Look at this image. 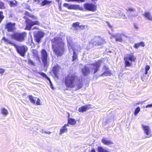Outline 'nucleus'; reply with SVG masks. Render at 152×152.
<instances>
[{
	"label": "nucleus",
	"instance_id": "4468645a",
	"mask_svg": "<svg viewBox=\"0 0 152 152\" xmlns=\"http://www.w3.org/2000/svg\"><path fill=\"white\" fill-rule=\"evenodd\" d=\"M34 34L35 40L38 43L40 42L41 38L44 36V34L42 31H38L37 33H35Z\"/></svg>",
	"mask_w": 152,
	"mask_h": 152
},
{
	"label": "nucleus",
	"instance_id": "79ce46f5",
	"mask_svg": "<svg viewBox=\"0 0 152 152\" xmlns=\"http://www.w3.org/2000/svg\"><path fill=\"white\" fill-rule=\"evenodd\" d=\"M53 73L55 75H56V72H57V67L55 66L54 67L53 69Z\"/></svg>",
	"mask_w": 152,
	"mask_h": 152
},
{
	"label": "nucleus",
	"instance_id": "f3484780",
	"mask_svg": "<svg viewBox=\"0 0 152 152\" xmlns=\"http://www.w3.org/2000/svg\"><path fill=\"white\" fill-rule=\"evenodd\" d=\"M102 143L106 145L111 146L113 143L112 141L110 140H108L107 138L104 137L101 140Z\"/></svg>",
	"mask_w": 152,
	"mask_h": 152
},
{
	"label": "nucleus",
	"instance_id": "412c9836",
	"mask_svg": "<svg viewBox=\"0 0 152 152\" xmlns=\"http://www.w3.org/2000/svg\"><path fill=\"white\" fill-rule=\"evenodd\" d=\"M69 114L68 116V124L72 125H75L76 123V121L75 119L71 118H69Z\"/></svg>",
	"mask_w": 152,
	"mask_h": 152
},
{
	"label": "nucleus",
	"instance_id": "a211bd4d",
	"mask_svg": "<svg viewBox=\"0 0 152 152\" xmlns=\"http://www.w3.org/2000/svg\"><path fill=\"white\" fill-rule=\"evenodd\" d=\"M15 25V24L14 23H8L6 25V28L8 31H12L14 29Z\"/></svg>",
	"mask_w": 152,
	"mask_h": 152
},
{
	"label": "nucleus",
	"instance_id": "4be33fe9",
	"mask_svg": "<svg viewBox=\"0 0 152 152\" xmlns=\"http://www.w3.org/2000/svg\"><path fill=\"white\" fill-rule=\"evenodd\" d=\"M67 129L65 126H62L60 129L59 134L61 135L64 132H67Z\"/></svg>",
	"mask_w": 152,
	"mask_h": 152
},
{
	"label": "nucleus",
	"instance_id": "ddd939ff",
	"mask_svg": "<svg viewBox=\"0 0 152 152\" xmlns=\"http://www.w3.org/2000/svg\"><path fill=\"white\" fill-rule=\"evenodd\" d=\"M124 37H127L126 36H125L123 34H117L115 35H111V39H112L113 38H115L116 41L121 42L122 41V38Z\"/></svg>",
	"mask_w": 152,
	"mask_h": 152
},
{
	"label": "nucleus",
	"instance_id": "bb28decb",
	"mask_svg": "<svg viewBox=\"0 0 152 152\" xmlns=\"http://www.w3.org/2000/svg\"><path fill=\"white\" fill-rule=\"evenodd\" d=\"M97 151L98 152H110L100 146L98 147Z\"/></svg>",
	"mask_w": 152,
	"mask_h": 152
},
{
	"label": "nucleus",
	"instance_id": "864d4df0",
	"mask_svg": "<svg viewBox=\"0 0 152 152\" xmlns=\"http://www.w3.org/2000/svg\"><path fill=\"white\" fill-rule=\"evenodd\" d=\"M25 15L29 16V15H31V14H30L28 12H26L25 13Z\"/></svg>",
	"mask_w": 152,
	"mask_h": 152
},
{
	"label": "nucleus",
	"instance_id": "f257e3e1",
	"mask_svg": "<svg viewBox=\"0 0 152 152\" xmlns=\"http://www.w3.org/2000/svg\"><path fill=\"white\" fill-rule=\"evenodd\" d=\"M65 82L66 86L70 88L75 87L79 89L83 86L81 78L74 74L68 75L65 80Z\"/></svg>",
	"mask_w": 152,
	"mask_h": 152
},
{
	"label": "nucleus",
	"instance_id": "2eb2a0df",
	"mask_svg": "<svg viewBox=\"0 0 152 152\" xmlns=\"http://www.w3.org/2000/svg\"><path fill=\"white\" fill-rule=\"evenodd\" d=\"M66 39L68 43V47L69 51H71V50L73 48H75L76 46L74 45H73L72 42V39L70 36H67Z\"/></svg>",
	"mask_w": 152,
	"mask_h": 152
},
{
	"label": "nucleus",
	"instance_id": "f704fd0d",
	"mask_svg": "<svg viewBox=\"0 0 152 152\" xmlns=\"http://www.w3.org/2000/svg\"><path fill=\"white\" fill-rule=\"evenodd\" d=\"M37 99L36 101V102H35V104L36 105H42V103L41 102L40 100V99L39 98H37Z\"/></svg>",
	"mask_w": 152,
	"mask_h": 152
},
{
	"label": "nucleus",
	"instance_id": "bf43d9fd",
	"mask_svg": "<svg viewBox=\"0 0 152 152\" xmlns=\"http://www.w3.org/2000/svg\"><path fill=\"white\" fill-rule=\"evenodd\" d=\"M68 1H75L76 0H67Z\"/></svg>",
	"mask_w": 152,
	"mask_h": 152
},
{
	"label": "nucleus",
	"instance_id": "a878e982",
	"mask_svg": "<svg viewBox=\"0 0 152 152\" xmlns=\"http://www.w3.org/2000/svg\"><path fill=\"white\" fill-rule=\"evenodd\" d=\"M106 71H105L103 74H102L101 76H110L111 74V72L109 71L108 69L106 68Z\"/></svg>",
	"mask_w": 152,
	"mask_h": 152
},
{
	"label": "nucleus",
	"instance_id": "8fccbe9b",
	"mask_svg": "<svg viewBox=\"0 0 152 152\" xmlns=\"http://www.w3.org/2000/svg\"><path fill=\"white\" fill-rule=\"evenodd\" d=\"M152 107V104H148L146 105L145 106V108H147L148 107Z\"/></svg>",
	"mask_w": 152,
	"mask_h": 152
},
{
	"label": "nucleus",
	"instance_id": "c85d7f7f",
	"mask_svg": "<svg viewBox=\"0 0 152 152\" xmlns=\"http://www.w3.org/2000/svg\"><path fill=\"white\" fill-rule=\"evenodd\" d=\"M9 3L10 4V6L11 7H14L16 6L17 2L15 0L9 1Z\"/></svg>",
	"mask_w": 152,
	"mask_h": 152
},
{
	"label": "nucleus",
	"instance_id": "49530a36",
	"mask_svg": "<svg viewBox=\"0 0 152 152\" xmlns=\"http://www.w3.org/2000/svg\"><path fill=\"white\" fill-rule=\"evenodd\" d=\"M140 46V45L139 44V43H137L135 44V45L134 46V47L136 48H137L138 47H139Z\"/></svg>",
	"mask_w": 152,
	"mask_h": 152
},
{
	"label": "nucleus",
	"instance_id": "603ef678",
	"mask_svg": "<svg viewBox=\"0 0 152 152\" xmlns=\"http://www.w3.org/2000/svg\"><path fill=\"white\" fill-rule=\"evenodd\" d=\"M44 132L46 134H50L51 133V132L48 131H45Z\"/></svg>",
	"mask_w": 152,
	"mask_h": 152
},
{
	"label": "nucleus",
	"instance_id": "4d7b16f0",
	"mask_svg": "<svg viewBox=\"0 0 152 152\" xmlns=\"http://www.w3.org/2000/svg\"><path fill=\"white\" fill-rule=\"evenodd\" d=\"M69 124H68V123L67 124H65L64 126H65V127H66V126H69Z\"/></svg>",
	"mask_w": 152,
	"mask_h": 152
},
{
	"label": "nucleus",
	"instance_id": "58836bf2",
	"mask_svg": "<svg viewBox=\"0 0 152 152\" xmlns=\"http://www.w3.org/2000/svg\"><path fill=\"white\" fill-rule=\"evenodd\" d=\"M32 52L33 54L35 56H36L37 54V51L35 49H32Z\"/></svg>",
	"mask_w": 152,
	"mask_h": 152
},
{
	"label": "nucleus",
	"instance_id": "a18cd8bd",
	"mask_svg": "<svg viewBox=\"0 0 152 152\" xmlns=\"http://www.w3.org/2000/svg\"><path fill=\"white\" fill-rule=\"evenodd\" d=\"M4 72V69H3L0 68V74H3Z\"/></svg>",
	"mask_w": 152,
	"mask_h": 152
},
{
	"label": "nucleus",
	"instance_id": "a19ab883",
	"mask_svg": "<svg viewBox=\"0 0 152 152\" xmlns=\"http://www.w3.org/2000/svg\"><path fill=\"white\" fill-rule=\"evenodd\" d=\"M29 17L31 18L33 20H37V18L36 17H35L34 15L31 14V15H29Z\"/></svg>",
	"mask_w": 152,
	"mask_h": 152
},
{
	"label": "nucleus",
	"instance_id": "13d9d810",
	"mask_svg": "<svg viewBox=\"0 0 152 152\" xmlns=\"http://www.w3.org/2000/svg\"><path fill=\"white\" fill-rule=\"evenodd\" d=\"M38 29V28L37 27V26H35L33 28H32V29Z\"/></svg>",
	"mask_w": 152,
	"mask_h": 152
},
{
	"label": "nucleus",
	"instance_id": "5701e85b",
	"mask_svg": "<svg viewBox=\"0 0 152 152\" xmlns=\"http://www.w3.org/2000/svg\"><path fill=\"white\" fill-rule=\"evenodd\" d=\"M28 97L31 103L34 104H35L37 97H34L31 95L29 96Z\"/></svg>",
	"mask_w": 152,
	"mask_h": 152
},
{
	"label": "nucleus",
	"instance_id": "4c0bfd02",
	"mask_svg": "<svg viewBox=\"0 0 152 152\" xmlns=\"http://www.w3.org/2000/svg\"><path fill=\"white\" fill-rule=\"evenodd\" d=\"M4 18V16L3 15V13L2 12L0 11V21H1Z\"/></svg>",
	"mask_w": 152,
	"mask_h": 152
},
{
	"label": "nucleus",
	"instance_id": "7ed1b4c3",
	"mask_svg": "<svg viewBox=\"0 0 152 152\" xmlns=\"http://www.w3.org/2000/svg\"><path fill=\"white\" fill-rule=\"evenodd\" d=\"M101 63V61L99 60L93 64L86 65L82 70L83 73L85 75H87L90 73V71L91 72L94 71V74L96 73L98 71Z\"/></svg>",
	"mask_w": 152,
	"mask_h": 152
},
{
	"label": "nucleus",
	"instance_id": "5fc2aeb1",
	"mask_svg": "<svg viewBox=\"0 0 152 152\" xmlns=\"http://www.w3.org/2000/svg\"><path fill=\"white\" fill-rule=\"evenodd\" d=\"M135 28L138 29L139 28V27L137 25H135L134 26Z\"/></svg>",
	"mask_w": 152,
	"mask_h": 152
},
{
	"label": "nucleus",
	"instance_id": "9b49d317",
	"mask_svg": "<svg viewBox=\"0 0 152 152\" xmlns=\"http://www.w3.org/2000/svg\"><path fill=\"white\" fill-rule=\"evenodd\" d=\"M81 48L80 47H78L77 46H75V48H73L71 50L70 52L72 51H73V55L72 56V61H74L77 59L78 56L77 53H78L80 51Z\"/></svg>",
	"mask_w": 152,
	"mask_h": 152
},
{
	"label": "nucleus",
	"instance_id": "72a5a7b5",
	"mask_svg": "<svg viewBox=\"0 0 152 152\" xmlns=\"http://www.w3.org/2000/svg\"><path fill=\"white\" fill-rule=\"evenodd\" d=\"M38 73L42 77L46 78L47 79L48 78L47 76L44 73L42 72H38Z\"/></svg>",
	"mask_w": 152,
	"mask_h": 152
},
{
	"label": "nucleus",
	"instance_id": "dca6fc26",
	"mask_svg": "<svg viewBox=\"0 0 152 152\" xmlns=\"http://www.w3.org/2000/svg\"><path fill=\"white\" fill-rule=\"evenodd\" d=\"M143 16L145 20L152 21V15L149 11L145 12L143 14Z\"/></svg>",
	"mask_w": 152,
	"mask_h": 152
},
{
	"label": "nucleus",
	"instance_id": "37998d69",
	"mask_svg": "<svg viewBox=\"0 0 152 152\" xmlns=\"http://www.w3.org/2000/svg\"><path fill=\"white\" fill-rule=\"evenodd\" d=\"M47 79L49 80V83H50V86L51 88L52 89H53V86L52 83V82H51L50 79L48 77V78Z\"/></svg>",
	"mask_w": 152,
	"mask_h": 152
},
{
	"label": "nucleus",
	"instance_id": "9d476101",
	"mask_svg": "<svg viewBox=\"0 0 152 152\" xmlns=\"http://www.w3.org/2000/svg\"><path fill=\"white\" fill-rule=\"evenodd\" d=\"M84 6L85 9L89 11L95 12L96 10V6L92 4L86 3L84 4Z\"/></svg>",
	"mask_w": 152,
	"mask_h": 152
},
{
	"label": "nucleus",
	"instance_id": "1a4fd4ad",
	"mask_svg": "<svg viewBox=\"0 0 152 152\" xmlns=\"http://www.w3.org/2000/svg\"><path fill=\"white\" fill-rule=\"evenodd\" d=\"M135 59L136 58L132 54L128 55L126 57L124 58L126 66H130L132 62L134 61Z\"/></svg>",
	"mask_w": 152,
	"mask_h": 152
},
{
	"label": "nucleus",
	"instance_id": "09e8293b",
	"mask_svg": "<svg viewBox=\"0 0 152 152\" xmlns=\"http://www.w3.org/2000/svg\"><path fill=\"white\" fill-rule=\"evenodd\" d=\"M69 4L67 3H65L63 4V6L64 7H67L68 8V7L69 6Z\"/></svg>",
	"mask_w": 152,
	"mask_h": 152
},
{
	"label": "nucleus",
	"instance_id": "aec40b11",
	"mask_svg": "<svg viewBox=\"0 0 152 152\" xmlns=\"http://www.w3.org/2000/svg\"><path fill=\"white\" fill-rule=\"evenodd\" d=\"M2 39L4 40L7 44H9L13 45L14 47L15 46L16 44L12 42L10 39L6 38L4 37H3Z\"/></svg>",
	"mask_w": 152,
	"mask_h": 152
},
{
	"label": "nucleus",
	"instance_id": "20e7f679",
	"mask_svg": "<svg viewBox=\"0 0 152 152\" xmlns=\"http://www.w3.org/2000/svg\"><path fill=\"white\" fill-rule=\"evenodd\" d=\"M105 43V41L99 37L92 39L89 42L90 47L91 48L95 45H100Z\"/></svg>",
	"mask_w": 152,
	"mask_h": 152
},
{
	"label": "nucleus",
	"instance_id": "b1692460",
	"mask_svg": "<svg viewBox=\"0 0 152 152\" xmlns=\"http://www.w3.org/2000/svg\"><path fill=\"white\" fill-rule=\"evenodd\" d=\"M88 107L87 106H82L79 108L78 111L80 112H83L86 111L88 109Z\"/></svg>",
	"mask_w": 152,
	"mask_h": 152
},
{
	"label": "nucleus",
	"instance_id": "6e6d98bb",
	"mask_svg": "<svg viewBox=\"0 0 152 152\" xmlns=\"http://www.w3.org/2000/svg\"><path fill=\"white\" fill-rule=\"evenodd\" d=\"M107 25L110 28H112V26H111L110 24V23H107Z\"/></svg>",
	"mask_w": 152,
	"mask_h": 152
},
{
	"label": "nucleus",
	"instance_id": "473e14b6",
	"mask_svg": "<svg viewBox=\"0 0 152 152\" xmlns=\"http://www.w3.org/2000/svg\"><path fill=\"white\" fill-rule=\"evenodd\" d=\"M140 108L139 107H137L135 110L134 112V114L135 116L137 115V114L140 112Z\"/></svg>",
	"mask_w": 152,
	"mask_h": 152
},
{
	"label": "nucleus",
	"instance_id": "0eeeda50",
	"mask_svg": "<svg viewBox=\"0 0 152 152\" xmlns=\"http://www.w3.org/2000/svg\"><path fill=\"white\" fill-rule=\"evenodd\" d=\"M14 47L16 48L18 53L22 56H24L25 53L28 50L26 46L23 45H18L16 44Z\"/></svg>",
	"mask_w": 152,
	"mask_h": 152
},
{
	"label": "nucleus",
	"instance_id": "3c124183",
	"mask_svg": "<svg viewBox=\"0 0 152 152\" xmlns=\"http://www.w3.org/2000/svg\"><path fill=\"white\" fill-rule=\"evenodd\" d=\"M85 1V0H76V1L83 2Z\"/></svg>",
	"mask_w": 152,
	"mask_h": 152
},
{
	"label": "nucleus",
	"instance_id": "e2e57ef3",
	"mask_svg": "<svg viewBox=\"0 0 152 152\" xmlns=\"http://www.w3.org/2000/svg\"><path fill=\"white\" fill-rule=\"evenodd\" d=\"M40 0H35V2H39Z\"/></svg>",
	"mask_w": 152,
	"mask_h": 152
},
{
	"label": "nucleus",
	"instance_id": "69168bd1",
	"mask_svg": "<svg viewBox=\"0 0 152 152\" xmlns=\"http://www.w3.org/2000/svg\"><path fill=\"white\" fill-rule=\"evenodd\" d=\"M109 33V34H110V35H111V34H110V33Z\"/></svg>",
	"mask_w": 152,
	"mask_h": 152
},
{
	"label": "nucleus",
	"instance_id": "c9c22d12",
	"mask_svg": "<svg viewBox=\"0 0 152 152\" xmlns=\"http://www.w3.org/2000/svg\"><path fill=\"white\" fill-rule=\"evenodd\" d=\"M5 8L4 4L2 2H0V9H3Z\"/></svg>",
	"mask_w": 152,
	"mask_h": 152
},
{
	"label": "nucleus",
	"instance_id": "7c9ffc66",
	"mask_svg": "<svg viewBox=\"0 0 152 152\" xmlns=\"http://www.w3.org/2000/svg\"><path fill=\"white\" fill-rule=\"evenodd\" d=\"M51 2V1H48L47 0H45L42 2L41 3V5L44 6L46 5L49 4Z\"/></svg>",
	"mask_w": 152,
	"mask_h": 152
},
{
	"label": "nucleus",
	"instance_id": "e433bc0d",
	"mask_svg": "<svg viewBox=\"0 0 152 152\" xmlns=\"http://www.w3.org/2000/svg\"><path fill=\"white\" fill-rule=\"evenodd\" d=\"M150 66L148 65H147L145 67V74L146 75L148 73V71L149 69Z\"/></svg>",
	"mask_w": 152,
	"mask_h": 152
},
{
	"label": "nucleus",
	"instance_id": "6e6552de",
	"mask_svg": "<svg viewBox=\"0 0 152 152\" xmlns=\"http://www.w3.org/2000/svg\"><path fill=\"white\" fill-rule=\"evenodd\" d=\"M26 26L25 29L28 30H31L32 26L34 25H39L40 24V23L38 21H33L28 19H26Z\"/></svg>",
	"mask_w": 152,
	"mask_h": 152
},
{
	"label": "nucleus",
	"instance_id": "0e129e2a",
	"mask_svg": "<svg viewBox=\"0 0 152 152\" xmlns=\"http://www.w3.org/2000/svg\"><path fill=\"white\" fill-rule=\"evenodd\" d=\"M58 2L59 0H56Z\"/></svg>",
	"mask_w": 152,
	"mask_h": 152
},
{
	"label": "nucleus",
	"instance_id": "680f3d73",
	"mask_svg": "<svg viewBox=\"0 0 152 152\" xmlns=\"http://www.w3.org/2000/svg\"><path fill=\"white\" fill-rule=\"evenodd\" d=\"M91 152H96V151L94 149H93L91 150Z\"/></svg>",
	"mask_w": 152,
	"mask_h": 152
},
{
	"label": "nucleus",
	"instance_id": "c03bdc74",
	"mask_svg": "<svg viewBox=\"0 0 152 152\" xmlns=\"http://www.w3.org/2000/svg\"><path fill=\"white\" fill-rule=\"evenodd\" d=\"M85 26H86L79 25L78 29H83L85 28Z\"/></svg>",
	"mask_w": 152,
	"mask_h": 152
},
{
	"label": "nucleus",
	"instance_id": "6ab92c4d",
	"mask_svg": "<svg viewBox=\"0 0 152 152\" xmlns=\"http://www.w3.org/2000/svg\"><path fill=\"white\" fill-rule=\"evenodd\" d=\"M68 9H73L75 10H82V8L80 7L79 5H69Z\"/></svg>",
	"mask_w": 152,
	"mask_h": 152
},
{
	"label": "nucleus",
	"instance_id": "f8f14e48",
	"mask_svg": "<svg viewBox=\"0 0 152 152\" xmlns=\"http://www.w3.org/2000/svg\"><path fill=\"white\" fill-rule=\"evenodd\" d=\"M142 127L144 133L146 135V137L149 138L152 136L151 134V130L148 126L142 125Z\"/></svg>",
	"mask_w": 152,
	"mask_h": 152
},
{
	"label": "nucleus",
	"instance_id": "2f4dec72",
	"mask_svg": "<svg viewBox=\"0 0 152 152\" xmlns=\"http://www.w3.org/2000/svg\"><path fill=\"white\" fill-rule=\"evenodd\" d=\"M112 17L115 18H117L119 17V13L117 11L113 13Z\"/></svg>",
	"mask_w": 152,
	"mask_h": 152
},
{
	"label": "nucleus",
	"instance_id": "cd10ccee",
	"mask_svg": "<svg viewBox=\"0 0 152 152\" xmlns=\"http://www.w3.org/2000/svg\"><path fill=\"white\" fill-rule=\"evenodd\" d=\"M127 11H129L130 12H133L134 13V16H137V13H136V11L135 9L133 8H129L127 9Z\"/></svg>",
	"mask_w": 152,
	"mask_h": 152
},
{
	"label": "nucleus",
	"instance_id": "ea45409f",
	"mask_svg": "<svg viewBox=\"0 0 152 152\" xmlns=\"http://www.w3.org/2000/svg\"><path fill=\"white\" fill-rule=\"evenodd\" d=\"M28 63L29 64L31 65H34V64L33 62L30 59L28 60Z\"/></svg>",
	"mask_w": 152,
	"mask_h": 152
},
{
	"label": "nucleus",
	"instance_id": "052dcab7",
	"mask_svg": "<svg viewBox=\"0 0 152 152\" xmlns=\"http://www.w3.org/2000/svg\"><path fill=\"white\" fill-rule=\"evenodd\" d=\"M40 132H41L42 133H44V132L43 130H41L40 131Z\"/></svg>",
	"mask_w": 152,
	"mask_h": 152
},
{
	"label": "nucleus",
	"instance_id": "39448f33",
	"mask_svg": "<svg viewBox=\"0 0 152 152\" xmlns=\"http://www.w3.org/2000/svg\"><path fill=\"white\" fill-rule=\"evenodd\" d=\"M41 57L44 66L47 67L49 64V58L48 53H47L45 50L43 49L41 51Z\"/></svg>",
	"mask_w": 152,
	"mask_h": 152
},
{
	"label": "nucleus",
	"instance_id": "393cba45",
	"mask_svg": "<svg viewBox=\"0 0 152 152\" xmlns=\"http://www.w3.org/2000/svg\"><path fill=\"white\" fill-rule=\"evenodd\" d=\"M1 114L4 116H7L8 114V111L6 109L4 108H2L1 110Z\"/></svg>",
	"mask_w": 152,
	"mask_h": 152
},
{
	"label": "nucleus",
	"instance_id": "423d86ee",
	"mask_svg": "<svg viewBox=\"0 0 152 152\" xmlns=\"http://www.w3.org/2000/svg\"><path fill=\"white\" fill-rule=\"evenodd\" d=\"M26 35V33L23 32L21 33H15L12 34L11 36L13 39L17 41H22L24 40V38Z\"/></svg>",
	"mask_w": 152,
	"mask_h": 152
},
{
	"label": "nucleus",
	"instance_id": "c756f323",
	"mask_svg": "<svg viewBox=\"0 0 152 152\" xmlns=\"http://www.w3.org/2000/svg\"><path fill=\"white\" fill-rule=\"evenodd\" d=\"M79 23L78 22L74 23L72 25V27H74L76 30H77L79 27Z\"/></svg>",
	"mask_w": 152,
	"mask_h": 152
},
{
	"label": "nucleus",
	"instance_id": "f03ea898",
	"mask_svg": "<svg viewBox=\"0 0 152 152\" xmlns=\"http://www.w3.org/2000/svg\"><path fill=\"white\" fill-rule=\"evenodd\" d=\"M53 51L57 56L62 55L64 51V43L59 37H55L51 40Z\"/></svg>",
	"mask_w": 152,
	"mask_h": 152
},
{
	"label": "nucleus",
	"instance_id": "de8ad7c7",
	"mask_svg": "<svg viewBox=\"0 0 152 152\" xmlns=\"http://www.w3.org/2000/svg\"><path fill=\"white\" fill-rule=\"evenodd\" d=\"M139 43L140 46H141L143 47H144L145 46V44L143 42H139Z\"/></svg>",
	"mask_w": 152,
	"mask_h": 152
}]
</instances>
